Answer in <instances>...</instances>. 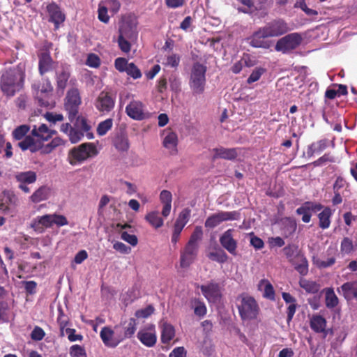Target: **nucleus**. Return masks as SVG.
I'll use <instances>...</instances> for the list:
<instances>
[{"mask_svg":"<svg viewBox=\"0 0 357 357\" xmlns=\"http://www.w3.org/2000/svg\"><path fill=\"white\" fill-rule=\"evenodd\" d=\"M24 66L21 64L5 71L1 77L0 83L3 94L12 97L21 90L24 85Z\"/></svg>","mask_w":357,"mask_h":357,"instance_id":"nucleus-1","label":"nucleus"},{"mask_svg":"<svg viewBox=\"0 0 357 357\" xmlns=\"http://www.w3.org/2000/svg\"><path fill=\"white\" fill-rule=\"evenodd\" d=\"M54 133V130L48 128L44 123L35 125L31 130L32 137L26 136L24 140L17 143V145L23 151L30 149L31 151H36L37 144L47 141Z\"/></svg>","mask_w":357,"mask_h":357,"instance_id":"nucleus-2","label":"nucleus"},{"mask_svg":"<svg viewBox=\"0 0 357 357\" xmlns=\"http://www.w3.org/2000/svg\"><path fill=\"white\" fill-rule=\"evenodd\" d=\"M237 308L243 321L257 319L260 312V307L256 299L247 294H242L238 296Z\"/></svg>","mask_w":357,"mask_h":357,"instance_id":"nucleus-3","label":"nucleus"},{"mask_svg":"<svg viewBox=\"0 0 357 357\" xmlns=\"http://www.w3.org/2000/svg\"><path fill=\"white\" fill-rule=\"evenodd\" d=\"M67 225H68V221L64 215L52 213L36 217L31 220L30 227L40 234L44 232L45 229L50 228L53 225L63 227Z\"/></svg>","mask_w":357,"mask_h":357,"instance_id":"nucleus-4","label":"nucleus"},{"mask_svg":"<svg viewBox=\"0 0 357 357\" xmlns=\"http://www.w3.org/2000/svg\"><path fill=\"white\" fill-rule=\"evenodd\" d=\"M98 153L93 143H84L70 150L68 155L69 163L76 165Z\"/></svg>","mask_w":357,"mask_h":357,"instance_id":"nucleus-5","label":"nucleus"},{"mask_svg":"<svg viewBox=\"0 0 357 357\" xmlns=\"http://www.w3.org/2000/svg\"><path fill=\"white\" fill-rule=\"evenodd\" d=\"M91 130V126L89 123L87 119L84 117L79 116L77 119L74 128L68 133L69 139L73 144L82 140L84 135L88 139H91L93 138V134Z\"/></svg>","mask_w":357,"mask_h":357,"instance_id":"nucleus-6","label":"nucleus"},{"mask_svg":"<svg viewBox=\"0 0 357 357\" xmlns=\"http://www.w3.org/2000/svg\"><path fill=\"white\" fill-rule=\"evenodd\" d=\"M206 67L199 63L193 64L190 77V86L194 93L200 94L204 90Z\"/></svg>","mask_w":357,"mask_h":357,"instance_id":"nucleus-7","label":"nucleus"},{"mask_svg":"<svg viewBox=\"0 0 357 357\" xmlns=\"http://www.w3.org/2000/svg\"><path fill=\"white\" fill-rule=\"evenodd\" d=\"M80 104L81 98L79 91L77 89L69 90L65 98L64 107L68 112V119L70 121H73L75 119Z\"/></svg>","mask_w":357,"mask_h":357,"instance_id":"nucleus-8","label":"nucleus"},{"mask_svg":"<svg viewBox=\"0 0 357 357\" xmlns=\"http://www.w3.org/2000/svg\"><path fill=\"white\" fill-rule=\"evenodd\" d=\"M239 219V213L237 211H219L208 216L205 221L206 228L213 229L223 222Z\"/></svg>","mask_w":357,"mask_h":357,"instance_id":"nucleus-9","label":"nucleus"},{"mask_svg":"<svg viewBox=\"0 0 357 357\" xmlns=\"http://www.w3.org/2000/svg\"><path fill=\"white\" fill-rule=\"evenodd\" d=\"M302 37L298 33H292L280 38L275 45L278 52L287 53L296 49L301 43Z\"/></svg>","mask_w":357,"mask_h":357,"instance_id":"nucleus-10","label":"nucleus"},{"mask_svg":"<svg viewBox=\"0 0 357 357\" xmlns=\"http://www.w3.org/2000/svg\"><path fill=\"white\" fill-rule=\"evenodd\" d=\"M127 115L136 121H142L149 117V114L146 111L145 105L140 101H131L126 107Z\"/></svg>","mask_w":357,"mask_h":357,"instance_id":"nucleus-11","label":"nucleus"},{"mask_svg":"<svg viewBox=\"0 0 357 357\" xmlns=\"http://www.w3.org/2000/svg\"><path fill=\"white\" fill-rule=\"evenodd\" d=\"M198 250V248L186 244L180 252V268L185 270L188 268L196 260Z\"/></svg>","mask_w":357,"mask_h":357,"instance_id":"nucleus-12","label":"nucleus"},{"mask_svg":"<svg viewBox=\"0 0 357 357\" xmlns=\"http://www.w3.org/2000/svg\"><path fill=\"white\" fill-rule=\"evenodd\" d=\"M115 100L112 94L107 91H102L96 98L95 106L100 112L108 113L114 107Z\"/></svg>","mask_w":357,"mask_h":357,"instance_id":"nucleus-13","label":"nucleus"},{"mask_svg":"<svg viewBox=\"0 0 357 357\" xmlns=\"http://www.w3.org/2000/svg\"><path fill=\"white\" fill-rule=\"evenodd\" d=\"M204 296L210 303H215L221 298V290L219 284L211 282L199 286Z\"/></svg>","mask_w":357,"mask_h":357,"instance_id":"nucleus-14","label":"nucleus"},{"mask_svg":"<svg viewBox=\"0 0 357 357\" xmlns=\"http://www.w3.org/2000/svg\"><path fill=\"white\" fill-rule=\"evenodd\" d=\"M264 29L266 36L270 37L280 36L290 30L287 24L282 20L273 21L264 26Z\"/></svg>","mask_w":357,"mask_h":357,"instance_id":"nucleus-15","label":"nucleus"},{"mask_svg":"<svg viewBox=\"0 0 357 357\" xmlns=\"http://www.w3.org/2000/svg\"><path fill=\"white\" fill-rule=\"evenodd\" d=\"M100 336L105 345L109 347H116L123 340L120 335L116 336L114 331L108 326L102 328Z\"/></svg>","mask_w":357,"mask_h":357,"instance_id":"nucleus-16","label":"nucleus"},{"mask_svg":"<svg viewBox=\"0 0 357 357\" xmlns=\"http://www.w3.org/2000/svg\"><path fill=\"white\" fill-rule=\"evenodd\" d=\"M137 336L139 341L148 347H152L156 343L157 336L154 326L139 330Z\"/></svg>","mask_w":357,"mask_h":357,"instance_id":"nucleus-17","label":"nucleus"},{"mask_svg":"<svg viewBox=\"0 0 357 357\" xmlns=\"http://www.w3.org/2000/svg\"><path fill=\"white\" fill-rule=\"evenodd\" d=\"M234 229H229L225 231L220 237L221 245L230 254L236 255L237 242L233 236Z\"/></svg>","mask_w":357,"mask_h":357,"instance_id":"nucleus-18","label":"nucleus"},{"mask_svg":"<svg viewBox=\"0 0 357 357\" xmlns=\"http://www.w3.org/2000/svg\"><path fill=\"white\" fill-rule=\"evenodd\" d=\"M335 249L328 248L326 256L321 257H314L312 259L313 264L319 268L330 267L335 262Z\"/></svg>","mask_w":357,"mask_h":357,"instance_id":"nucleus-19","label":"nucleus"},{"mask_svg":"<svg viewBox=\"0 0 357 357\" xmlns=\"http://www.w3.org/2000/svg\"><path fill=\"white\" fill-rule=\"evenodd\" d=\"M47 10L50 16V21L54 24L56 29H58L59 25L65 21V14L54 3L49 4L47 6Z\"/></svg>","mask_w":357,"mask_h":357,"instance_id":"nucleus-20","label":"nucleus"},{"mask_svg":"<svg viewBox=\"0 0 357 357\" xmlns=\"http://www.w3.org/2000/svg\"><path fill=\"white\" fill-rule=\"evenodd\" d=\"M266 38L270 36H266V32L264 27L260 28L258 31H255L250 37V44L251 46L257 48H268L269 43L266 40Z\"/></svg>","mask_w":357,"mask_h":357,"instance_id":"nucleus-21","label":"nucleus"},{"mask_svg":"<svg viewBox=\"0 0 357 357\" xmlns=\"http://www.w3.org/2000/svg\"><path fill=\"white\" fill-rule=\"evenodd\" d=\"M119 36L128 38L133 42L137 38L136 24L129 21H123L119 28Z\"/></svg>","mask_w":357,"mask_h":357,"instance_id":"nucleus-22","label":"nucleus"},{"mask_svg":"<svg viewBox=\"0 0 357 357\" xmlns=\"http://www.w3.org/2000/svg\"><path fill=\"white\" fill-rule=\"evenodd\" d=\"M162 135V144L164 147L169 150L172 153L176 152L178 144L177 135L170 129H167L163 131Z\"/></svg>","mask_w":357,"mask_h":357,"instance_id":"nucleus-23","label":"nucleus"},{"mask_svg":"<svg viewBox=\"0 0 357 357\" xmlns=\"http://www.w3.org/2000/svg\"><path fill=\"white\" fill-rule=\"evenodd\" d=\"M214 153L213 155V160L218 158H222L225 160H234L238 155V150L236 149H227L224 147H220L213 149Z\"/></svg>","mask_w":357,"mask_h":357,"instance_id":"nucleus-24","label":"nucleus"},{"mask_svg":"<svg viewBox=\"0 0 357 357\" xmlns=\"http://www.w3.org/2000/svg\"><path fill=\"white\" fill-rule=\"evenodd\" d=\"M160 200L163 205L162 215L164 218H167L170 214L172 209V193L168 190H162L160 194Z\"/></svg>","mask_w":357,"mask_h":357,"instance_id":"nucleus-25","label":"nucleus"},{"mask_svg":"<svg viewBox=\"0 0 357 357\" xmlns=\"http://www.w3.org/2000/svg\"><path fill=\"white\" fill-rule=\"evenodd\" d=\"M258 290L263 292V296L269 300H275V291L273 285L266 279L261 280L257 284Z\"/></svg>","mask_w":357,"mask_h":357,"instance_id":"nucleus-26","label":"nucleus"},{"mask_svg":"<svg viewBox=\"0 0 357 357\" xmlns=\"http://www.w3.org/2000/svg\"><path fill=\"white\" fill-rule=\"evenodd\" d=\"M175 337V329L174 326L164 321L161 324V341L163 344H168Z\"/></svg>","mask_w":357,"mask_h":357,"instance_id":"nucleus-27","label":"nucleus"},{"mask_svg":"<svg viewBox=\"0 0 357 357\" xmlns=\"http://www.w3.org/2000/svg\"><path fill=\"white\" fill-rule=\"evenodd\" d=\"M50 196V189L47 186H41L33 192L29 199L32 203L37 204L47 200Z\"/></svg>","mask_w":357,"mask_h":357,"instance_id":"nucleus-28","label":"nucleus"},{"mask_svg":"<svg viewBox=\"0 0 357 357\" xmlns=\"http://www.w3.org/2000/svg\"><path fill=\"white\" fill-rule=\"evenodd\" d=\"M340 289L342 291L344 297L347 300L350 301L353 298L357 300V282H349L343 284Z\"/></svg>","mask_w":357,"mask_h":357,"instance_id":"nucleus-29","label":"nucleus"},{"mask_svg":"<svg viewBox=\"0 0 357 357\" xmlns=\"http://www.w3.org/2000/svg\"><path fill=\"white\" fill-rule=\"evenodd\" d=\"M33 87L36 91V96L39 100L42 99L46 94L50 93L53 88L49 80H44L43 83L34 84Z\"/></svg>","mask_w":357,"mask_h":357,"instance_id":"nucleus-30","label":"nucleus"},{"mask_svg":"<svg viewBox=\"0 0 357 357\" xmlns=\"http://www.w3.org/2000/svg\"><path fill=\"white\" fill-rule=\"evenodd\" d=\"M54 63L47 53H43L39 59V71L41 75L51 70L54 68Z\"/></svg>","mask_w":357,"mask_h":357,"instance_id":"nucleus-31","label":"nucleus"},{"mask_svg":"<svg viewBox=\"0 0 357 357\" xmlns=\"http://www.w3.org/2000/svg\"><path fill=\"white\" fill-rule=\"evenodd\" d=\"M144 218L155 229L160 228L164 225V220L160 217L158 211H152L147 213Z\"/></svg>","mask_w":357,"mask_h":357,"instance_id":"nucleus-32","label":"nucleus"},{"mask_svg":"<svg viewBox=\"0 0 357 357\" xmlns=\"http://www.w3.org/2000/svg\"><path fill=\"white\" fill-rule=\"evenodd\" d=\"M60 331L61 336L67 335L70 342L81 341L83 338L82 335L75 334L76 331L73 328H66V324L60 323Z\"/></svg>","mask_w":357,"mask_h":357,"instance_id":"nucleus-33","label":"nucleus"},{"mask_svg":"<svg viewBox=\"0 0 357 357\" xmlns=\"http://www.w3.org/2000/svg\"><path fill=\"white\" fill-rule=\"evenodd\" d=\"M137 329V322L134 318L129 319L123 324V334L120 335L121 337L126 338L131 337L135 333Z\"/></svg>","mask_w":357,"mask_h":357,"instance_id":"nucleus-34","label":"nucleus"},{"mask_svg":"<svg viewBox=\"0 0 357 357\" xmlns=\"http://www.w3.org/2000/svg\"><path fill=\"white\" fill-rule=\"evenodd\" d=\"M326 321L324 317L320 315H314L310 321L312 329L317 333L323 332L325 330Z\"/></svg>","mask_w":357,"mask_h":357,"instance_id":"nucleus-35","label":"nucleus"},{"mask_svg":"<svg viewBox=\"0 0 357 357\" xmlns=\"http://www.w3.org/2000/svg\"><path fill=\"white\" fill-rule=\"evenodd\" d=\"M326 294V305L328 308H333L338 304V298L335 295L332 288H326L324 289Z\"/></svg>","mask_w":357,"mask_h":357,"instance_id":"nucleus-36","label":"nucleus"},{"mask_svg":"<svg viewBox=\"0 0 357 357\" xmlns=\"http://www.w3.org/2000/svg\"><path fill=\"white\" fill-rule=\"evenodd\" d=\"M282 224L284 225L283 227V234L287 237L294 234L296 229V221L290 218H286L282 220Z\"/></svg>","mask_w":357,"mask_h":357,"instance_id":"nucleus-37","label":"nucleus"},{"mask_svg":"<svg viewBox=\"0 0 357 357\" xmlns=\"http://www.w3.org/2000/svg\"><path fill=\"white\" fill-rule=\"evenodd\" d=\"M70 76V73L68 69L63 68L58 71L56 73V82L57 87L61 90H63L66 86L67 82Z\"/></svg>","mask_w":357,"mask_h":357,"instance_id":"nucleus-38","label":"nucleus"},{"mask_svg":"<svg viewBox=\"0 0 357 357\" xmlns=\"http://www.w3.org/2000/svg\"><path fill=\"white\" fill-rule=\"evenodd\" d=\"M64 141L60 137L54 138L49 144L41 148V153L43 154L50 153L56 147L63 145Z\"/></svg>","mask_w":357,"mask_h":357,"instance_id":"nucleus-39","label":"nucleus"},{"mask_svg":"<svg viewBox=\"0 0 357 357\" xmlns=\"http://www.w3.org/2000/svg\"><path fill=\"white\" fill-rule=\"evenodd\" d=\"M331 210L329 208H326L319 215V226L322 229H326L329 227L331 221L330 218L331 215Z\"/></svg>","mask_w":357,"mask_h":357,"instance_id":"nucleus-40","label":"nucleus"},{"mask_svg":"<svg viewBox=\"0 0 357 357\" xmlns=\"http://www.w3.org/2000/svg\"><path fill=\"white\" fill-rule=\"evenodd\" d=\"M30 127L27 125H22L16 128L13 131V136L15 139H16L17 143L24 139L26 137L25 136L27 132L29 131Z\"/></svg>","mask_w":357,"mask_h":357,"instance_id":"nucleus-41","label":"nucleus"},{"mask_svg":"<svg viewBox=\"0 0 357 357\" xmlns=\"http://www.w3.org/2000/svg\"><path fill=\"white\" fill-rule=\"evenodd\" d=\"M202 236H203L202 228L199 226H197L195 228L193 233L190 236V238L186 244L190 245L191 246H195V247L199 248L198 241L202 239Z\"/></svg>","mask_w":357,"mask_h":357,"instance_id":"nucleus-42","label":"nucleus"},{"mask_svg":"<svg viewBox=\"0 0 357 357\" xmlns=\"http://www.w3.org/2000/svg\"><path fill=\"white\" fill-rule=\"evenodd\" d=\"M18 181L24 183H33L36 180V175L33 172H21L16 175Z\"/></svg>","mask_w":357,"mask_h":357,"instance_id":"nucleus-43","label":"nucleus"},{"mask_svg":"<svg viewBox=\"0 0 357 357\" xmlns=\"http://www.w3.org/2000/svg\"><path fill=\"white\" fill-rule=\"evenodd\" d=\"M191 305L194 307V312L197 316L204 317L206 313L205 304L199 299L194 298L191 301Z\"/></svg>","mask_w":357,"mask_h":357,"instance_id":"nucleus-44","label":"nucleus"},{"mask_svg":"<svg viewBox=\"0 0 357 357\" xmlns=\"http://www.w3.org/2000/svg\"><path fill=\"white\" fill-rule=\"evenodd\" d=\"M299 284L300 286L308 293H317L320 289L319 285L313 281L301 280Z\"/></svg>","mask_w":357,"mask_h":357,"instance_id":"nucleus-45","label":"nucleus"},{"mask_svg":"<svg viewBox=\"0 0 357 357\" xmlns=\"http://www.w3.org/2000/svg\"><path fill=\"white\" fill-rule=\"evenodd\" d=\"M191 211L189 208H184L178 214V218L176 220L174 224L181 226L184 228L190 217Z\"/></svg>","mask_w":357,"mask_h":357,"instance_id":"nucleus-46","label":"nucleus"},{"mask_svg":"<svg viewBox=\"0 0 357 357\" xmlns=\"http://www.w3.org/2000/svg\"><path fill=\"white\" fill-rule=\"evenodd\" d=\"M113 121L111 119H107L100 122L97 128V132L100 136H103L112 127Z\"/></svg>","mask_w":357,"mask_h":357,"instance_id":"nucleus-47","label":"nucleus"},{"mask_svg":"<svg viewBox=\"0 0 357 357\" xmlns=\"http://www.w3.org/2000/svg\"><path fill=\"white\" fill-rule=\"evenodd\" d=\"M180 62V56L176 54H172L167 56L165 60L162 61V64L166 66L172 68H176Z\"/></svg>","mask_w":357,"mask_h":357,"instance_id":"nucleus-48","label":"nucleus"},{"mask_svg":"<svg viewBox=\"0 0 357 357\" xmlns=\"http://www.w3.org/2000/svg\"><path fill=\"white\" fill-rule=\"evenodd\" d=\"M98 20L104 23H107L109 20V17L107 14V8L103 4L102 2L98 5Z\"/></svg>","mask_w":357,"mask_h":357,"instance_id":"nucleus-49","label":"nucleus"},{"mask_svg":"<svg viewBox=\"0 0 357 357\" xmlns=\"http://www.w3.org/2000/svg\"><path fill=\"white\" fill-rule=\"evenodd\" d=\"M326 147V144L324 141H319L317 143H314L310 145L308 149L307 153L310 155H313L317 153H320L324 151Z\"/></svg>","mask_w":357,"mask_h":357,"instance_id":"nucleus-50","label":"nucleus"},{"mask_svg":"<svg viewBox=\"0 0 357 357\" xmlns=\"http://www.w3.org/2000/svg\"><path fill=\"white\" fill-rule=\"evenodd\" d=\"M70 355L71 357H86L84 349L77 344L73 345L70 348Z\"/></svg>","mask_w":357,"mask_h":357,"instance_id":"nucleus-51","label":"nucleus"},{"mask_svg":"<svg viewBox=\"0 0 357 357\" xmlns=\"http://www.w3.org/2000/svg\"><path fill=\"white\" fill-rule=\"evenodd\" d=\"M208 257L213 260L219 263H224L227 259V255L223 252H213L208 254Z\"/></svg>","mask_w":357,"mask_h":357,"instance_id":"nucleus-52","label":"nucleus"},{"mask_svg":"<svg viewBox=\"0 0 357 357\" xmlns=\"http://www.w3.org/2000/svg\"><path fill=\"white\" fill-rule=\"evenodd\" d=\"M126 72L128 75L134 79H138L142 77L140 70L133 63H129V66Z\"/></svg>","mask_w":357,"mask_h":357,"instance_id":"nucleus-53","label":"nucleus"},{"mask_svg":"<svg viewBox=\"0 0 357 357\" xmlns=\"http://www.w3.org/2000/svg\"><path fill=\"white\" fill-rule=\"evenodd\" d=\"M114 66L116 69L119 72H126L129 66V63L126 59L119 57L116 59L114 61Z\"/></svg>","mask_w":357,"mask_h":357,"instance_id":"nucleus-54","label":"nucleus"},{"mask_svg":"<svg viewBox=\"0 0 357 357\" xmlns=\"http://www.w3.org/2000/svg\"><path fill=\"white\" fill-rule=\"evenodd\" d=\"M153 311L154 308L149 305L145 308L137 310L135 315L137 318H147L153 312Z\"/></svg>","mask_w":357,"mask_h":357,"instance_id":"nucleus-55","label":"nucleus"},{"mask_svg":"<svg viewBox=\"0 0 357 357\" xmlns=\"http://www.w3.org/2000/svg\"><path fill=\"white\" fill-rule=\"evenodd\" d=\"M354 250V246L351 240L344 238L341 243V250L344 253H350Z\"/></svg>","mask_w":357,"mask_h":357,"instance_id":"nucleus-56","label":"nucleus"},{"mask_svg":"<svg viewBox=\"0 0 357 357\" xmlns=\"http://www.w3.org/2000/svg\"><path fill=\"white\" fill-rule=\"evenodd\" d=\"M264 73V69L259 68L255 69L250 77H248L247 82L248 84L253 83L255 82H257L259 79L262 74Z\"/></svg>","mask_w":357,"mask_h":357,"instance_id":"nucleus-57","label":"nucleus"},{"mask_svg":"<svg viewBox=\"0 0 357 357\" xmlns=\"http://www.w3.org/2000/svg\"><path fill=\"white\" fill-rule=\"evenodd\" d=\"M128 38L119 36L118 43L121 51L128 53L130 50V43L128 40Z\"/></svg>","mask_w":357,"mask_h":357,"instance_id":"nucleus-58","label":"nucleus"},{"mask_svg":"<svg viewBox=\"0 0 357 357\" xmlns=\"http://www.w3.org/2000/svg\"><path fill=\"white\" fill-rule=\"evenodd\" d=\"M86 63L87 66H89L90 67L97 68L100 66V61L99 57L97 55H96L94 54H90L88 56Z\"/></svg>","mask_w":357,"mask_h":357,"instance_id":"nucleus-59","label":"nucleus"},{"mask_svg":"<svg viewBox=\"0 0 357 357\" xmlns=\"http://www.w3.org/2000/svg\"><path fill=\"white\" fill-rule=\"evenodd\" d=\"M45 336L44 331L38 327L36 326L31 332V337L33 340H41Z\"/></svg>","mask_w":357,"mask_h":357,"instance_id":"nucleus-60","label":"nucleus"},{"mask_svg":"<svg viewBox=\"0 0 357 357\" xmlns=\"http://www.w3.org/2000/svg\"><path fill=\"white\" fill-rule=\"evenodd\" d=\"M121 238L132 245V246H135L137 244V238L135 235L130 234L127 233L126 231H124L121 234Z\"/></svg>","mask_w":357,"mask_h":357,"instance_id":"nucleus-61","label":"nucleus"},{"mask_svg":"<svg viewBox=\"0 0 357 357\" xmlns=\"http://www.w3.org/2000/svg\"><path fill=\"white\" fill-rule=\"evenodd\" d=\"M45 119L52 123H55L57 121L63 120V116L61 114H54L52 112H47L45 115Z\"/></svg>","mask_w":357,"mask_h":357,"instance_id":"nucleus-62","label":"nucleus"},{"mask_svg":"<svg viewBox=\"0 0 357 357\" xmlns=\"http://www.w3.org/2000/svg\"><path fill=\"white\" fill-rule=\"evenodd\" d=\"M113 248L123 254H128L131 250L130 247L119 241L114 243Z\"/></svg>","mask_w":357,"mask_h":357,"instance_id":"nucleus-63","label":"nucleus"},{"mask_svg":"<svg viewBox=\"0 0 357 357\" xmlns=\"http://www.w3.org/2000/svg\"><path fill=\"white\" fill-rule=\"evenodd\" d=\"M186 350L183 347H178L173 349L169 357H186Z\"/></svg>","mask_w":357,"mask_h":357,"instance_id":"nucleus-64","label":"nucleus"}]
</instances>
